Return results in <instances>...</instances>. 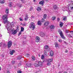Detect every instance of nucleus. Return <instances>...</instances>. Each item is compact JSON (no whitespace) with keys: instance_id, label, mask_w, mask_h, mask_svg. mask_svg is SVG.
<instances>
[{"instance_id":"obj_30","label":"nucleus","mask_w":73,"mask_h":73,"mask_svg":"<svg viewBox=\"0 0 73 73\" xmlns=\"http://www.w3.org/2000/svg\"><path fill=\"white\" fill-rule=\"evenodd\" d=\"M51 65V62H48L47 63V65L48 66L50 65Z\"/></svg>"},{"instance_id":"obj_59","label":"nucleus","mask_w":73,"mask_h":73,"mask_svg":"<svg viewBox=\"0 0 73 73\" xmlns=\"http://www.w3.org/2000/svg\"><path fill=\"white\" fill-rule=\"evenodd\" d=\"M31 17L32 18H33V16H31Z\"/></svg>"},{"instance_id":"obj_36","label":"nucleus","mask_w":73,"mask_h":73,"mask_svg":"<svg viewBox=\"0 0 73 73\" xmlns=\"http://www.w3.org/2000/svg\"><path fill=\"white\" fill-rule=\"evenodd\" d=\"M26 57H29V54H26Z\"/></svg>"},{"instance_id":"obj_37","label":"nucleus","mask_w":73,"mask_h":73,"mask_svg":"<svg viewBox=\"0 0 73 73\" xmlns=\"http://www.w3.org/2000/svg\"><path fill=\"white\" fill-rule=\"evenodd\" d=\"M17 73H22V72H21V70H19L18 71H17Z\"/></svg>"},{"instance_id":"obj_15","label":"nucleus","mask_w":73,"mask_h":73,"mask_svg":"<svg viewBox=\"0 0 73 73\" xmlns=\"http://www.w3.org/2000/svg\"><path fill=\"white\" fill-rule=\"evenodd\" d=\"M14 52H15V50H13L12 51H10V54H11V55H13Z\"/></svg>"},{"instance_id":"obj_35","label":"nucleus","mask_w":73,"mask_h":73,"mask_svg":"<svg viewBox=\"0 0 73 73\" xmlns=\"http://www.w3.org/2000/svg\"><path fill=\"white\" fill-rule=\"evenodd\" d=\"M63 20L64 21H65V20H66V17H64L63 19Z\"/></svg>"},{"instance_id":"obj_23","label":"nucleus","mask_w":73,"mask_h":73,"mask_svg":"<svg viewBox=\"0 0 73 73\" xmlns=\"http://www.w3.org/2000/svg\"><path fill=\"white\" fill-rule=\"evenodd\" d=\"M45 36V34L43 33H41L40 34V36L41 37H43Z\"/></svg>"},{"instance_id":"obj_33","label":"nucleus","mask_w":73,"mask_h":73,"mask_svg":"<svg viewBox=\"0 0 73 73\" xmlns=\"http://www.w3.org/2000/svg\"><path fill=\"white\" fill-rule=\"evenodd\" d=\"M68 36L69 37H70V38L72 37H73V35H72V34L71 35V34H70V35L69 34V35H68Z\"/></svg>"},{"instance_id":"obj_46","label":"nucleus","mask_w":73,"mask_h":73,"mask_svg":"<svg viewBox=\"0 0 73 73\" xmlns=\"http://www.w3.org/2000/svg\"><path fill=\"white\" fill-rule=\"evenodd\" d=\"M19 20L20 21H23V19H22V18H20Z\"/></svg>"},{"instance_id":"obj_39","label":"nucleus","mask_w":73,"mask_h":73,"mask_svg":"<svg viewBox=\"0 0 73 73\" xmlns=\"http://www.w3.org/2000/svg\"><path fill=\"white\" fill-rule=\"evenodd\" d=\"M58 41L59 42L61 43L62 42V40L61 39H59L58 40Z\"/></svg>"},{"instance_id":"obj_51","label":"nucleus","mask_w":73,"mask_h":73,"mask_svg":"<svg viewBox=\"0 0 73 73\" xmlns=\"http://www.w3.org/2000/svg\"><path fill=\"white\" fill-rule=\"evenodd\" d=\"M19 7H20V8H21V7H22V5H19Z\"/></svg>"},{"instance_id":"obj_31","label":"nucleus","mask_w":73,"mask_h":73,"mask_svg":"<svg viewBox=\"0 0 73 73\" xmlns=\"http://www.w3.org/2000/svg\"><path fill=\"white\" fill-rule=\"evenodd\" d=\"M28 16H26L25 18V21H26V20H28Z\"/></svg>"},{"instance_id":"obj_55","label":"nucleus","mask_w":73,"mask_h":73,"mask_svg":"<svg viewBox=\"0 0 73 73\" xmlns=\"http://www.w3.org/2000/svg\"><path fill=\"white\" fill-rule=\"evenodd\" d=\"M70 25H73V23H69Z\"/></svg>"},{"instance_id":"obj_21","label":"nucleus","mask_w":73,"mask_h":73,"mask_svg":"<svg viewBox=\"0 0 73 73\" xmlns=\"http://www.w3.org/2000/svg\"><path fill=\"white\" fill-rule=\"evenodd\" d=\"M49 48V46L47 45H46L44 46V49H47Z\"/></svg>"},{"instance_id":"obj_61","label":"nucleus","mask_w":73,"mask_h":73,"mask_svg":"<svg viewBox=\"0 0 73 73\" xmlns=\"http://www.w3.org/2000/svg\"><path fill=\"white\" fill-rule=\"evenodd\" d=\"M1 37H2L1 35H0V38L1 37Z\"/></svg>"},{"instance_id":"obj_10","label":"nucleus","mask_w":73,"mask_h":73,"mask_svg":"<svg viewBox=\"0 0 73 73\" xmlns=\"http://www.w3.org/2000/svg\"><path fill=\"white\" fill-rule=\"evenodd\" d=\"M39 4L40 5H44V1H40L39 2Z\"/></svg>"},{"instance_id":"obj_57","label":"nucleus","mask_w":73,"mask_h":73,"mask_svg":"<svg viewBox=\"0 0 73 73\" xmlns=\"http://www.w3.org/2000/svg\"><path fill=\"white\" fill-rule=\"evenodd\" d=\"M1 70V67L0 66V70Z\"/></svg>"},{"instance_id":"obj_9","label":"nucleus","mask_w":73,"mask_h":73,"mask_svg":"<svg viewBox=\"0 0 73 73\" xmlns=\"http://www.w3.org/2000/svg\"><path fill=\"white\" fill-rule=\"evenodd\" d=\"M26 67H29L30 68H31V67H32V65L31 64H26Z\"/></svg>"},{"instance_id":"obj_2","label":"nucleus","mask_w":73,"mask_h":73,"mask_svg":"<svg viewBox=\"0 0 73 73\" xmlns=\"http://www.w3.org/2000/svg\"><path fill=\"white\" fill-rule=\"evenodd\" d=\"M68 9H69L70 11L73 10V1L72 2V3L69 4L67 7Z\"/></svg>"},{"instance_id":"obj_18","label":"nucleus","mask_w":73,"mask_h":73,"mask_svg":"<svg viewBox=\"0 0 73 73\" xmlns=\"http://www.w3.org/2000/svg\"><path fill=\"white\" fill-rule=\"evenodd\" d=\"M5 2V1L4 0H1L0 3H1V4H4Z\"/></svg>"},{"instance_id":"obj_54","label":"nucleus","mask_w":73,"mask_h":73,"mask_svg":"<svg viewBox=\"0 0 73 73\" xmlns=\"http://www.w3.org/2000/svg\"><path fill=\"white\" fill-rule=\"evenodd\" d=\"M57 21H59L60 20V19L59 18H58L57 19Z\"/></svg>"},{"instance_id":"obj_14","label":"nucleus","mask_w":73,"mask_h":73,"mask_svg":"<svg viewBox=\"0 0 73 73\" xmlns=\"http://www.w3.org/2000/svg\"><path fill=\"white\" fill-rule=\"evenodd\" d=\"M64 24V23H63L60 22V27H62V26H63V25Z\"/></svg>"},{"instance_id":"obj_1","label":"nucleus","mask_w":73,"mask_h":73,"mask_svg":"<svg viewBox=\"0 0 73 73\" xmlns=\"http://www.w3.org/2000/svg\"><path fill=\"white\" fill-rule=\"evenodd\" d=\"M8 17L7 16V15H5L3 16V22L4 24H6L7 23V29L8 32H11L12 31V27L11 26V23L9 22L8 21Z\"/></svg>"},{"instance_id":"obj_7","label":"nucleus","mask_w":73,"mask_h":73,"mask_svg":"<svg viewBox=\"0 0 73 73\" xmlns=\"http://www.w3.org/2000/svg\"><path fill=\"white\" fill-rule=\"evenodd\" d=\"M35 41L36 42H39V41H40V38L38 36H36V38Z\"/></svg>"},{"instance_id":"obj_28","label":"nucleus","mask_w":73,"mask_h":73,"mask_svg":"<svg viewBox=\"0 0 73 73\" xmlns=\"http://www.w3.org/2000/svg\"><path fill=\"white\" fill-rule=\"evenodd\" d=\"M38 25H41V23L40 22V21H38Z\"/></svg>"},{"instance_id":"obj_11","label":"nucleus","mask_w":73,"mask_h":73,"mask_svg":"<svg viewBox=\"0 0 73 73\" xmlns=\"http://www.w3.org/2000/svg\"><path fill=\"white\" fill-rule=\"evenodd\" d=\"M49 21H47L46 22H45L44 24V25L45 26H47L49 24Z\"/></svg>"},{"instance_id":"obj_38","label":"nucleus","mask_w":73,"mask_h":73,"mask_svg":"<svg viewBox=\"0 0 73 73\" xmlns=\"http://www.w3.org/2000/svg\"><path fill=\"white\" fill-rule=\"evenodd\" d=\"M66 32V33H69V30H66L65 31Z\"/></svg>"},{"instance_id":"obj_43","label":"nucleus","mask_w":73,"mask_h":73,"mask_svg":"<svg viewBox=\"0 0 73 73\" xmlns=\"http://www.w3.org/2000/svg\"><path fill=\"white\" fill-rule=\"evenodd\" d=\"M12 63L13 64H14L15 63V61H12Z\"/></svg>"},{"instance_id":"obj_62","label":"nucleus","mask_w":73,"mask_h":73,"mask_svg":"<svg viewBox=\"0 0 73 73\" xmlns=\"http://www.w3.org/2000/svg\"><path fill=\"white\" fill-rule=\"evenodd\" d=\"M36 0H33V1H34V2H35V1H36Z\"/></svg>"},{"instance_id":"obj_29","label":"nucleus","mask_w":73,"mask_h":73,"mask_svg":"<svg viewBox=\"0 0 73 73\" xmlns=\"http://www.w3.org/2000/svg\"><path fill=\"white\" fill-rule=\"evenodd\" d=\"M24 31V28L23 27H21V32H23Z\"/></svg>"},{"instance_id":"obj_56","label":"nucleus","mask_w":73,"mask_h":73,"mask_svg":"<svg viewBox=\"0 0 73 73\" xmlns=\"http://www.w3.org/2000/svg\"><path fill=\"white\" fill-rule=\"evenodd\" d=\"M9 5L10 7H12V5H11V4H10Z\"/></svg>"},{"instance_id":"obj_16","label":"nucleus","mask_w":73,"mask_h":73,"mask_svg":"<svg viewBox=\"0 0 73 73\" xmlns=\"http://www.w3.org/2000/svg\"><path fill=\"white\" fill-rule=\"evenodd\" d=\"M50 29H54V26L53 25H51L50 27Z\"/></svg>"},{"instance_id":"obj_27","label":"nucleus","mask_w":73,"mask_h":73,"mask_svg":"<svg viewBox=\"0 0 73 73\" xmlns=\"http://www.w3.org/2000/svg\"><path fill=\"white\" fill-rule=\"evenodd\" d=\"M34 66H35V67H38L39 66H38V64L36 63H35L34 64Z\"/></svg>"},{"instance_id":"obj_12","label":"nucleus","mask_w":73,"mask_h":73,"mask_svg":"<svg viewBox=\"0 0 73 73\" xmlns=\"http://www.w3.org/2000/svg\"><path fill=\"white\" fill-rule=\"evenodd\" d=\"M5 12L6 14H8L9 13V9L8 8L6 9Z\"/></svg>"},{"instance_id":"obj_32","label":"nucleus","mask_w":73,"mask_h":73,"mask_svg":"<svg viewBox=\"0 0 73 73\" xmlns=\"http://www.w3.org/2000/svg\"><path fill=\"white\" fill-rule=\"evenodd\" d=\"M43 17L44 18V19H46V14H44V17Z\"/></svg>"},{"instance_id":"obj_26","label":"nucleus","mask_w":73,"mask_h":73,"mask_svg":"<svg viewBox=\"0 0 73 73\" xmlns=\"http://www.w3.org/2000/svg\"><path fill=\"white\" fill-rule=\"evenodd\" d=\"M21 58H22L21 56H19L17 57V60H20V59H21Z\"/></svg>"},{"instance_id":"obj_45","label":"nucleus","mask_w":73,"mask_h":73,"mask_svg":"<svg viewBox=\"0 0 73 73\" xmlns=\"http://www.w3.org/2000/svg\"><path fill=\"white\" fill-rule=\"evenodd\" d=\"M68 50H65V53H68Z\"/></svg>"},{"instance_id":"obj_19","label":"nucleus","mask_w":73,"mask_h":73,"mask_svg":"<svg viewBox=\"0 0 73 73\" xmlns=\"http://www.w3.org/2000/svg\"><path fill=\"white\" fill-rule=\"evenodd\" d=\"M53 61V58H51V59H49L48 60V62H52Z\"/></svg>"},{"instance_id":"obj_8","label":"nucleus","mask_w":73,"mask_h":73,"mask_svg":"<svg viewBox=\"0 0 73 73\" xmlns=\"http://www.w3.org/2000/svg\"><path fill=\"white\" fill-rule=\"evenodd\" d=\"M38 64L39 66H42V62L39 61L38 62Z\"/></svg>"},{"instance_id":"obj_48","label":"nucleus","mask_w":73,"mask_h":73,"mask_svg":"<svg viewBox=\"0 0 73 73\" xmlns=\"http://www.w3.org/2000/svg\"><path fill=\"white\" fill-rule=\"evenodd\" d=\"M61 30L60 29H59L58 30V33H59V32H61Z\"/></svg>"},{"instance_id":"obj_60","label":"nucleus","mask_w":73,"mask_h":73,"mask_svg":"<svg viewBox=\"0 0 73 73\" xmlns=\"http://www.w3.org/2000/svg\"><path fill=\"white\" fill-rule=\"evenodd\" d=\"M58 73H62V72H58Z\"/></svg>"},{"instance_id":"obj_3","label":"nucleus","mask_w":73,"mask_h":73,"mask_svg":"<svg viewBox=\"0 0 73 73\" xmlns=\"http://www.w3.org/2000/svg\"><path fill=\"white\" fill-rule=\"evenodd\" d=\"M12 32V34L13 35H16L17 33V30H15L14 29H13L12 30H11V31Z\"/></svg>"},{"instance_id":"obj_47","label":"nucleus","mask_w":73,"mask_h":73,"mask_svg":"<svg viewBox=\"0 0 73 73\" xmlns=\"http://www.w3.org/2000/svg\"><path fill=\"white\" fill-rule=\"evenodd\" d=\"M70 33H71V35H73V31H71L70 32Z\"/></svg>"},{"instance_id":"obj_17","label":"nucleus","mask_w":73,"mask_h":73,"mask_svg":"<svg viewBox=\"0 0 73 73\" xmlns=\"http://www.w3.org/2000/svg\"><path fill=\"white\" fill-rule=\"evenodd\" d=\"M54 45L55 46V47H58V44L57 42H56L54 43Z\"/></svg>"},{"instance_id":"obj_53","label":"nucleus","mask_w":73,"mask_h":73,"mask_svg":"<svg viewBox=\"0 0 73 73\" xmlns=\"http://www.w3.org/2000/svg\"><path fill=\"white\" fill-rule=\"evenodd\" d=\"M64 44H67V43H66V42H65V41H64Z\"/></svg>"},{"instance_id":"obj_41","label":"nucleus","mask_w":73,"mask_h":73,"mask_svg":"<svg viewBox=\"0 0 73 73\" xmlns=\"http://www.w3.org/2000/svg\"><path fill=\"white\" fill-rule=\"evenodd\" d=\"M42 23H44V21H45V20H44V19H42Z\"/></svg>"},{"instance_id":"obj_5","label":"nucleus","mask_w":73,"mask_h":73,"mask_svg":"<svg viewBox=\"0 0 73 73\" xmlns=\"http://www.w3.org/2000/svg\"><path fill=\"white\" fill-rule=\"evenodd\" d=\"M12 44V42L11 41H9L8 42L7 46H8V48H9Z\"/></svg>"},{"instance_id":"obj_6","label":"nucleus","mask_w":73,"mask_h":73,"mask_svg":"<svg viewBox=\"0 0 73 73\" xmlns=\"http://www.w3.org/2000/svg\"><path fill=\"white\" fill-rule=\"evenodd\" d=\"M59 33L61 37L62 38H65V37L64 36L63 34H62V31L59 32Z\"/></svg>"},{"instance_id":"obj_22","label":"nucleus","mask_w":73,"mask_h":73,"mask_svg":"<svg viewBox=\"0 0 73 73\" xmlns=\"http://www.w3.org/2000/svg\"><path fill=\"white\" fill-rule=\"evenodd\" d=\"M32 60L33 61L35 60V57L34 56H32Z\"/></svg>"},{"instance_id":"obj_34","label":"nucleus","mask_w":73,"mask_h":73,"mask_svg":"<svg viewBox=\"0 0 73 73\" xmlns=\"http://www.w3.org/2000/svg\"><path fill=\"white\" fill-rule=\"evenodd\" d=\"M41 58L42 60H43V59L44 58V55H42Z\"/></svg>"},{"instance_id":"obj_24","label":"nucleus","mask_w":73,"mask_h":73,"mask_svg":"<svg viewBox=\"0 0 73 73\" xmlns=\"http://www.w3.org/2000/svg\"><path fill=\"white\" fill-rule=\"evenodd\" d=\"M53 8L54 9H57V7L56 5H54L53 7Z\"/></svg>"},{"instance_id":"obj_4","label":"nucleus","mask_w":73,"mask_h":73,"mask_svg":"<svg viewBox=\"0 0 73 73\" xmlns=\"http://www.w3.org/2000/svg\"><path fill=\"white\" fill-rule=\"evenodd\" d=\"M29 27L30 28H33V29H35V23H31Z\"/></svg>"},{"instance_id":"obj_40","label":"nucleus","mask_w":73,"mask_h":73,"mask_svg":"<svg viewBox=\"0 0 73 73\" xmlns=\"http://www.w3.org/2000/svg\"><path fill=\"white\" fill-rule=\"evenodd\" d=\"M44 55H46V56H47V55H48L47 53L46 52H44Z\"/></svg>"},{"instance_id":"obj_13","label":"nucleus","mask_w":73,"mask_h":73,"mask_svg":"<svg viewBox=\"0 0 73 73\" xmlns=\"http://www.w3.org/2000/svg\"><path fill=\"white\" fill-rule=\"evenodd\" d=\"M53 51H51L50 52V56H53Z\"/></svg>"},{"instance_id":"obj_42","label":"nucleus","mask_w":73,"mask_h":73,"mask_svg":"<svg viewBox=\"0 0 73 73\" xmlns=\"http://www.w3.org/2000/svg\"><path fill=\"white\" fill-rule=\"evenodd\" d=\"M21 34V31H20L19 33V34H18L19 36H20Z\"/></svg>"},{"instance_id":"obj_44","label":"nucleus","mask_w":73,"mask_h":73,"mask_svg":"<svg viewBox=\"0 0 73 73\" xmlns=\"http://www.w3.org/2000/svg\"><path fill=\"white\" fill-rule=\"evenodd\" d=\"M33 10V7H31L30 9V11H31Z\"/></svg>"},{"instance_id":"obj_50","label":"nucleus","mask_w":73,"mask_h":73,"mask_svg":"<svg viewBox=\"0 0 73 73\" xmlns=\"http://www.w3.org/2000/svg\"><path fill=\"white\" fill-rule=\"evenodd\" d=\"M21 63H20V64H18V66H21Z\"/></svg>"},{"instance_id":"obj_63","label":"nucleus","mask_w":73,"mask_h":73,"mask_svg":"<svg viewBox=\"0 0 73 73\" xmlns=\"http://www.w3.org/2000/svg\"><path fill=\"white\" fill-rule=\"evenodd\" d=\"M24 0H21V1H23Z\"/></svg>"},{"instance_id":"obj_64","label":"nucleus","mask_w":73,"mask_h":73,"mask_svg":"<svg viewBox=\"0 0 73 73\" xmlns=\"http://www.w3.org/2000/svg\"><path fill=\"white\" fill-rule=\"evenodd\" d=\"M38 56H39V57H40V55L39 54V55H38Z\"/></svg>"},{"instance_id":"obj_52","label":"nucleus","mask_w":73,"mask_h":73,"mask_svg":"<svg viewBox=\"0 0 73 73\" xmlns=\"http://www.w3.org/2000/svg\"><path fill=\"white\" fill-rule=\"evenodd\" d=\"M7 73H10V72L9 70H7Z\"/></svg>"},{"instance_id":"obj_49","label":"nucleus","mask_w":73,"mask_h":73,"mask_svg":"<svg viewBox=\"0 0 73 73\" xmlns=\"http://www.w3.org/2000/svg\"><path fill=\"white\" fill-rule=\"evenodd\" d=\"M2 45H3V44L2 43H0V46H2Z\"/></svg>"},{"instance_id":"obj_25","label":"nucleus","mask_w":73,"mask_h":73,"mask_svg":"<svg viewBox=\"0 0 73 73\" xmlns=\"http://www.w3.org/2000/svg\"><path fill=\"white\" fill-rule=\"evenodd\" d=\"M41 10V9L40 7H38L37 8V11H40Z\"/></svg>"},{"instance_id":"obj_58","label":"nucleus","mask_w":73,"mask_h":73,"mask_svg":"<svg viewBox=\"0 0 73 73\" xmlns=\"http://www.w3.org/2000/svg\"><path fill=\"white\" fill-rule=\"evenodd\" d=\"M23 26H25V24H23Z\"/></svg>"},{"instance_id":"obj_20","label":"nucleus","mask_w":73,"mask_h":73,"mask_svg":"<svg viewBox=\"0 0 73 73\" xmlns=\"http://www.w3.org/2000/svg\"><path fill=\"white\" fill-rule=\"evenodd\" d=\"M56 18V16H55L52 17V20H53V21H54V20H55Z\"/></svg>"}]
</instances>
